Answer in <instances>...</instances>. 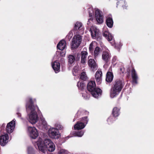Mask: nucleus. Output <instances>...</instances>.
Wrapping results in <instances>:
<instances>
[{
	"instance_id": "nucleus-1",
	"label": "nucleus",
	"mask_w": 154,
	"mask_h": 154,
	"mask_svg": "<svg viewBox=\"0 0 154 154\" xmlns=\"http://www.w3.org/2000/svg\"><path fill=\"white\" fill-rule=\"evenodd\" d=\"M26 107L29 116V121L32 124H35L38 120V116L36 112H39L40 110L36 105L35 99H32L30 97H28L26 100Z\"/></svg>"
},
{
	"instance_id": "nucleus-2",
	"label": "nucleus",
	"mask_w": 154,
	"mask_h": 154,
	"mask_svg": "<svg viewBox=\"0 0 154 154\" xmlns=\"http://www.w3.org/2000/svg\"><path fill=\"white\" fill-rule=\"evenodd\" d=\"M124 85L123 81L120 79H116L112 83L111 89L110 96L113 98L117 95L122 91Z\"/></svg>"
},
{
	"instance_id": "nucleus-3",
	"label": "nucleus",
	"mask_w": 154,
	"mask_h": 154,
	"mask_svg": "<svg viewBox=\"0 0 154 154\" xmlns=\"http://www.w3.org/2000/svg\"><path fill=\"white\" fill-rule=\"evenodd\" d=\"M51 143H53L49 139H46L44 142H39L37 143L38 146L39 151L43 153H45L46 151V148L49 147Z\"/></svg>"
},
{
	"instance_id": "nucleus-4",
	"label": "nucleus",
	"mask_w": 154,
	"mask_h": 154,
	"mask_svg": "<svg viewBox=\"0 0 154 154\" xmlns=\"http://www.w3.org/2000/svg\"><path fill=\"white\" fill-rule=\"evenodd\" d=\"M82 37L79 35L74 36L72 38L71 45V48L73 49L77 48L79 46L82 41Z\"/></svg>"
},
{
	"instance_id": "nucleus-5",
	"label": "nucleus",
	"mask_w": 154,
	"mask_h": 154,
	"mask_svg": "<svg viewBox=\"0 0 154 154\" xmlns=\"http://www.w3.org/2000/svg\"><path fill=\"white\" fill-rule=\"evenodd\" d=\"M91 57L89 56L88 58V65L92 71H94L98 68V66L93 59H91Z\"/></svg>"
},
{
	"instance_id": "nucleus-6",
	"label": "nucleus",
	"mask_w": 154,
	"mask_h": 154,
	"mask_svg": "<svg viewBox=\"0 0 154 154\" xmlns=\"http://www.w3.org/2000/svg\"><path fill=\"white\" fill-rule=\"evenodd\" d=\"M91 35L92 38L97 39V40L100 41L102 39L101 36H100L98 29L96 28H93L90 29Z\"/></svg>"
},
{
	"instance_id": "nucleus-7",
	"label": "nucleus",
	"mask_w": 154,
	"mask_h": 154,
	"mask_svg": "<svg viewBox=\"0 0 154 154\" xmlns=\"http://www.w3.org/2000/svg\"><path fill=\"white\" fill-rule=\"evenodd\" d=\"M9 136L8 134L4 133V134L0 136V145L2 146H5L8 141Z\"/></svg>"
},
{
	"instance_id": "nucleus-8",
	"label": "nucleus",
	"mask_w": 154,
	"mask_h": 154,
	"mask_svg": "<svg viewBox=\"0 0 154 154\" xmlns=\"http://www.w3.org/2000/svg\"><path fill=\"white\" fill-rule=\"evenodd\" d=\"M28 129L30 137L33 139H35L38 136V133L36 128L34 127H28Z\"/></svg>"
},
{
	"instance_id": "nucleus-9",
	"label": "nucleus",
	"mask_w": 154,
	"mask_h": 154,
	"mask_svg": "<svg viewBox=\"0 0 154 154\" xmlns=\"http://www.w3.org/2000/svg\"><path fill=\"white\" fill-rule=\"evenodd\" d=\"M58 132V130L55 128H51L49 129L48 131L49 136L53 139H58L59 138Z\"/></svg>"
},
{
	"instance_id": "nucleus-10",
	"label": "nucleus",
	"mask_w": 154,
	"mask_h": 154,
	"mask_svg": "<svg viewBox=\"0 0 154 154\" xmlns=\"http://www.w3.org/2000/svg\"><path fill=\"white\" fill-rule=\"evenodd\" d=\"M95 16L96 20L98 23H103V16L100 10L98 9L95 10Z\"/></svg>"
},
{
	"instance_id": "nucleus-11",
	"label": "nucleus",
	"mask_w": 154,
	"mask_h": 154,
	"mask_svg": "<svg viewBox=\"0 0 154 154\" xmlns=\"http://www.w3.org/2000/svg\"><path fill=\"white\" fill-rule=\"evenodd\" d=\"M15 126V122L12 120L8 123L6 126V132L8 134H10L14 131Z\"/></svg>"
},
{
	"instance_id": "nucleus-12",
	"label": "nucleus",
	"mask_w": 154,
	"mask_h": 154,
	"mask_svg": "<svg viewBox=\"0 0 154 154\" xmlns=\"http://www.w3.org/2000/svg\"><path fill=\"white\" fill-rule=\"evenodd\" d=\"M75 58L73 55H69L68 56V69L70 70L72 64L74 63Z\"/></svg>"
},
{
	"instance_id": "nucleus-13",
	"label": "nucleus",
	"mask_w": 154,
	"mask_h": 154,
	"mask_svg": "<svg viewBox=\"0 0 154 154\" xmlns=\"http://www.w3.org/2000/svg\"><path fill=\"white\" fill-rule=\"evenodd\" d=\"M102 92V91L101 89L98 88H96L91 93L93 97L98 98L101 95Z\"/></svg>"
},
{
	"instance_id": "nucleus-14",
	"label": "nucleus",
	"mask_w": 154,
	"mask_h": 154,
	"mask_svg": "<svg viewBox=\"0 0 154 154\" xmlns=\"http://www.w3.org/2000/svg\"><path fill=\"white\" fill-rule=\"evenodd\" d=\"M95 77L97 84L98 85L100 84L101 82L102 77V71L98 70L95 74Z\"/></svg>"
},
{
	"instance_id": "nucleus-15",
	"label": "nucleus",
	"mask_w": 154,
	"mask_h": 154,
	"mask_svg": "<svg viewBox=\"0 0 154 154\" xmlns=\"http://www.w3.org/2000/svg\"><path fill=\"white\" fill-rule=\"evenodd\" d=\"M111 57V55L109 52L107 51L103 52L102 59L106 63H107L110 61Z\"/></svg>"
},
{
	"instance_id": "nucleus-16",
	"label": "nucleus",
	"mask_w": 154,
	"mask_h": 154,
	"mask_svg": "<svg viewBox=\"0 0 154 154\" xmlns=\"http://www.w3.org/2000/svg\"><path fill=\"white\" fill-rule=\"evenodd\" d=\"M96 85L95 81H91L88 83L87 88L88 91L91 92L96 88Z\"/></svg>"
},
{
	"instance_id": "nucleus-17",
	"label": "nucleus",
	"mask_w": 154,
	"mask_h": 154,
	"mask_svg": "<svg viewBox=\"0 0 154 154\" xmlns=\"http://www.w3.org/2000/svg\"><path fill=\"white\" fill-rule=\"evenodd\" d=\"M131 77L132 79V82L135 84L137 83L138 77L137 73L134 69H133L131 71Z\"/></svg>"
},
{
	"instance_id": "nucleus-18",
	"label": "nucleus",
	"mask_w": 154,
	"mask_h": 154,
	"mask_svg": "<svg viewBox=\"0 0 154 154\" xmlns=\"http://www.w3.org/2000/svg\"><path fill=\"white\" fill-rule=\"evenodd\" d=\"M66 43L64 40L60 41L57 45V48L60 50H63L65 48Z\"/></svg>"
},
{
	"instance_id": "nucleus-19",
	"label": "nucleus",
	"mask_w": 154,
	"mask_h": 154,
	"mask_svg": "<svg viewBox=\"0 0 154 154\" xmlns=\"http://www.w3.org/2000/svg\"><path fill=\"white\" fill-rule=\"evenodd\" d=\"M113 78V75L112 72H108L106 73V81L108 82H111Z\"/></svg>"
},
{
	"instance_id": "nucleus-20",
	"label": "nucleus",
	"mask_w": 154,
	"mask_h": 154,
	"mask_svg": "<svg viewBox=\"0 0 154 154\" xmlns=\"http://www.w3.org/2000/svg\"><path fill=\"white\" fill-rule=\"evenodd\" d=\"M52 67L56 73L60 71V64L59 63L56 61L54 62L52 65Z\"/></svg>"
},
{
	"instance_id": "nucleus-21",
	"label": "nucleus",
	"mask_w": 154,
	"mask_h": 154,
	"mask_svg": "<svg viewBox=\"0 0 154 154\" xmlns=\"http://www.w3.org/2000/svg\"><path fill=\"white\" fill-rule=\"evenodd\" d=\"M81 62L82 63H84L86 62L87 60V57L88 53L85 51H83L81 52Z\"/></svg>"
},
{
	"instance_id": "nucleus-22",
	"label": "nucleus",
	"mask_w": 154,
	"mask_h": 154,
	"mask_svg": "<svg viewBox=\"0 0 154 154\" xmlns=\"http://www.w3.org/2000/svg\"><path fill=\"white\" fill-rule=\"evenodd\" d=\"M122 7L123 9H126L127 6H126V2L124 0H120L117 3V7Z\"/></svg>"
},
{
	"instance_id": "nucleus-23",
	"label": "nucleus",
	"mask_w": 154,
	"mask_h": 154,
	"mask_svg": "<svg viewBox=\"0 0 154 154\" xmlns=\"http://www.w3.org/2000/svg\"><path fill=\"white\" fill-rule=\"evenodd\" d=\"M85 126V125L82 122H78L74 126V128L75 130H81L83 129Z\"/></svg>"
},
{
	"instance_id": "nucleus-24",
	"label": "nucleus",
	"mask_w": 154,
	"mask_h": 154,
	"mask_svg": "<svg viewBox=\"0 0 154 154\" xmlns=\"http://www.w3.org/2000/svg\"><path fill=\"white\" fill-rule=\"evenodd\" d=\"M120 109L117 107H114L112 111V114L114 117H117L120 114Z\"/></svg>"
},
{
	"instance_id": "nucleus-25",
	"label": "nucleus",
	"mask_w": 154,
	"mask_h": 154,
	"mask_svg": "<svg viewBox=\"0 0 154 154\" xmlns=\"http://www.w3.org/2000/svg\"><path fill=\"white\" fill-rule=\"evenodd\" d=\"M103 36L109 41H111L113 38L112 34L108 32H104L103 34Z\"/></svg>"
},
{
	"instance_id": "nucleus-26",
	"label": "nucleus",
	"mask_w": 154,
	"mask_h": 154,
	"mask_svg": "<svg viewBox=\"0 0 154 154\" xmlns=\"http://www.w3.org/2000/svg\"><path fill=\"white\" fill-rule=\"evenodd\" d=\"M106 23L107 26L109 28H112L113 26V22L112 17H109L106 19Z\"/></svg>"
},
{
	"instance_id": "nucleus-27",
	"label": "nucleus",
	"mask_w": 154,
	"mask_h": 154,
	"mask_svg": "<svg viewBox=\"0 0 154 154\" xmlns=\"http://www.w3.org/2000/svg\"><path fill=\"white\" fill-rule=\"evenodd\" d=\"M82 23L80 22H77L75 24L74 29V30H81L82 29Z\"/></svg>"
},
{
	"instance_id": "nucleus-28",
	"label": "nucleus",
	"mask_w": 154,
	"mask_h": 154,
	"mask_svg": "<svg viewBox=\"0 0 154 154\" xmlns=\"http://www.w3.org/2000/svg\"><path fill=\"white\" fill-rule=\"evenodd\" d=\"M50 146L46 148V151L48 150L49 152H52L54 151L55 149V147L54 143H51Z\"/></svg>"
},
{
	"instance_id": "nucleus-29",
	"label": "nucleus",
	"mask_w": 154,
	"mask_h": 154,
	"mask_svg": "<svg viewBox=\"0 0 154 154\" xmlns=\"http://www.w3.org/2000/svg\"><path fill=\"white\" fill-rule=\"evenodd\" d=\"M101 50V48L98 47H96L95 48L94 53L95 58H96L98 56Z\"/></svg>"
},
{
	"instance_id": "nucleus-30",
	"label": "nucleus",
	"mask_w": 154,
	"mask_h": 154,
	"mask_svg": "<svg viewBox=\"0 0 154 154\" xmlns=\"http://www.w3.org/2000/svg\"><path fill=\"white\" fill-rule=\"evenodd\" d=\"M79 70V68L78 65L74 66L72 71L73 75L74 76L77 75L78 73Z\"/></svg>"
},
{
	"instance_id": "nucleus-31",
	"label": "nucleus",
	"mask_w": 154,
	"mask_h": 154,
	"mask_svg": "<svg viewBox=\"0 0 154 154\" xmlns=\"http://www.w3.org/2000/svg\"><path fill=\"white\" fill-rule=\"evenodd\" d=\"M77 86L79 89L82 90L84 88L85 84L82 82L79 81L77 83Z\"/></svg>"
},
{
	"instance_id": "nucleus-32",
	"label": "nucleus",
	"mask_w": 154,
	"mask_h": 154,
	"mask_svg": "<svg viewBox=\"0 0 154 154\" xmlns=\"http://www.w3.org/2000/svg\"><path fill=\"white\" fill-rule=\"evenodd\" d=\"M80 78L82 80L84 81H85L87 79V77L85 72H83L81 73L80 75Z\"/></svg>"
},
{
	"instance_id": "nucleus-33",
	"label": "nucleus",
	"mask_w": 154,
	"mask_h": 154,
	"mask_svg": "<svg viewBox=\"0 0 154 154\" xmlns=\"http://www.w3.org/2000/svg\"><path fill=\"white\" fill-rule=\"evenodd\" d=\"M81 122H82V123H83L85 124V125L88 122V117L87 116H85L84 117H82L81 119Z\"/></svg>"
},
{
	"instance_id": "nucleus-34",
	"label": "nucleus",
	"mask_w": 154,
	"mask_h": 154,
	"mask_svg": "<svg viewBox=\"0 0 154 154\" xmlns=\"http://www.w3.org/2000/svg\"><path fill=\"white\" fill-rule=\"evenodd\" d=\"M27 152L28 154H34L33 149L31 146L28 147Z\"/></svg>"
},
{
	"instance_id": "nucleus-35",
	"label": "nucleus",
	"mask_w": 154,
	"mask_h": 154,
	"mask_svg": "<svg viewBox=\"0 0 154 154\" xmlns=\"http://www.w3.org/2000/svg\"><path fill=\"white\" fill-rule=\"evenodd\" d=\"M107 121L108 124L110 125L113 123L114 119L112 116H110L108 118Z\"/></svg>"
},
{
	"instance_id": "nucleus-36",
	"label": "nucleus",
	"mask_w": 154,
	"mask_h": 154,
	"mask_svg": "<svg viewBox=\"0 0 154 154\" xmlns=\"http://www.w3.org/2000/svg\"><path fill=\"white\" fill-rule=\"evenodd\" d=\"M89 17H90L89 18L88 20V24L91 23L90 21H93V17H92V13H91L90 11L89 10Z\"/></svg>"
},
{
	"instance_id": "nucleus-37",
	"label": "nucleus",
	"mask_w": 154,
	"mask_h": 154,
	"mask_svg": "<svg viewBox=\"0 0 154 154\" xmlns=\"http://www.w3.org/2000/svg\"><path fill=\"white\" fill-rule=\"evenodd\" d=\"M84 133L82 131H78L75 132V134L78 137H82L83 134Z\"/></svg>"
},
{
	"instance_id": "nucleus-38",
	"label": "nucleus",
	"mask_w": 154,
	"mask_h": 154,
	"mask_svg": "<svg viewBox=\"0 0 154 154\" xmlns=\"http://www.w3.org/2000/svg\"><path fill=\"white\" fill-rule=\"evenodd\" d=\"M93 45L92 43H91L89 47V50L90 52L91 53H93Z\"/></svg>"
},
{
	"instance_id": "nucleus-39",
	"label": "nucleus",
	"mask_w": 154,
	"mask_h": 154,
	"mask_svg": "<svg viewBox=\"0 0 154 154\" xmlns=\"http://www.w3.org/2000/svg\"><path fill=\"white\" fill-rule=\"evenodd\" d=\"M57 127L58 128V129L61 130H62L63 128V127L62 126L60 125H58L57 126Z\"/></svg>"
},
{
	"instance_id": "nucleus-40",
	"label": "nucleus",
	"mask_w": 154,
	"mask_h": 154,
	"mask_svg": "<svg viewBox=\"0 0 154 154\" xmlns=\"http://www.w3.org/2000/svg\"><path fill=\"white\" fill-rule=\"evenodd\" d=\"M5 124L4 123H3L2 125L1 126V129L0 130V132H1L2 130L5 128Z\"/></svg>"
},
{
	"instance_id": "nucleus-41",
	"label": "nucleus",
	"mask_w": 154,
	"mask_h": 154,
	"mask_svg": "<svg viewBox=\"0 0 154 154\" xmlns=\"http://www.w3.org/2000/svg\"><path fill=\"white\" fill-rule=\"evenodd\" d=\"M17 115L19 117H21V114L20 113L17 112Z\"/></svg>"
},
{
	"instance_id": "nucleus-42",
	"label": "nucleus",
	"mask_w": 154,
	"mask_h": 154,
	"mask_svg": "<svg viewBox=\"0 0 154 154\" xmlns=\"http://www.w3.org/2000/svg\"><path fill=\"white\" fill-rule=\"evenodd\" d=\"M42 123H43V124H44V125H45V122H42Z\"/></svg>"
},
{
	"instance_id": "nucleus-43",
	"label": "nucleus",
	"mask_w": 154,
	"mask_h": 154,
	"mask_svg": "<svg viewBox=\"0 0 154 154\" xmlns=\"http://www.w3.org/2000/svg\"><path fill=\"white\" fill-rule=\"evenodd\" d=\"M83 95H84V93H83V94H82V96H83Z\"/></svg>"
},
{
	"instance_id": "nucleus-44",
	"label": "nucleus",
	"mask_w": 154,
	"mask_h": 154,
	"mask_svg": "<svg viewBox=\"0 0 154 154\" xmlns=\"http://www.w3.org/2000/svg\"><path fill=\"white\" fill-rule=\"evenodd\" d=\"M0 128H1V126L0 125Z\"/></svg>"
}]
</instances>
